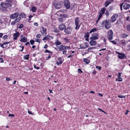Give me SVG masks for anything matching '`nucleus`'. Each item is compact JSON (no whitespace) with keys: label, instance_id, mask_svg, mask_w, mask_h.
Listing matches in <instances>:
<instances>
[{"label":"nucleus","instance_id":"nucleus-1","mask_svg":"<svg viewBox=\"0 0 130 130\" xmlns=\"http://www.w3.org/2000/svg\"><path fill=\"white\" fill-rule=\"evenodd\" d=\"M74 21L75 25V29L78 30L80 28L81 23L80 22L79 18L78 17H76L75 18Z\"/></svg>","mask_w":130,"mask_h":130},{"label":"nucleus","instance_id":"nucleus-2","mask_svg":"<svg viewBox=\"0 0 130 130\" xmlns=\"http://www.w3.org/2000/svg\"><path fill=\"white\" fill-rule=\"evenodd\" d=\"M109 21L107 20L103 21L101 25L103 26H105V28L107 29L109 28L111 26V25L109 24Z\"/></svg>","mask_w":130,"mask_h":130},{"label":"nucleus","instance_id":"nucleus-3","mask_svg":"<svg viewBox=\"0 0 130 130\" xmlns=\"http://www.w3.org/2000/svg\"><path fill=\"white\" fill-rule=\"evenodd\" d=\"M12 1L11 0H6L5 2L2 3H4V4L5 6V7L8 8L11 7Z\"/></svg>","mask_w":130,"mask_h":130},{"label":"nucleus","instance_id":"nucleus-4","mask_svg":"<svg viewBox=\"0 0 130 130\" xmlns=\"http://www.w3.org/2000/svg\"><path fill=\"white\" fill-rule=\"evenodd\" d=\"M72 28L70 26L66 28L64 30V32L67 34H69L71 33Z\"/></svg>","mask_w":130,"mask_h":130},{"label":"nucleus","instance_id":"nucleus-5","mask_svg":"<svg viewBox=\"0 0 130 130\" xmlns=\"http://www.w3.org/2000/svg\"><path fill=\"white\" fill-rule=\"evenodd\" d=\"M63 4V2L62 1H60L56 4H55V3H54L53 5L56 8L58 9L60 8Z\"/></svg>","mask_w":130,"mask_h":130},{"label":"nucleus","instance_id":"nucleus-6","mask_svg":"<svg viewBox=\"0 0 130 130\" xmlns=\"http://www.w3.org/2000/svg\"><path fill=\"white\" fill-rule=\"evenodd\" d=\"M113 34V32L111 29L108 32L107 36L109 40H111L112 39Z\"/></svg>","mask_w":130,"mask_h":130},{"label":"nucleus","instance_id":"nucleus-7","mask_svg":"<svg viewBox=\"0 0 130 130\" xmlns=\"http://www.w3.org/2000/svg\"><path fill=\"white\" fill-rule=\"evenodd\" d=\"M116 52L119 54L118 56V58L120 59L125 58L126 57V56L123 53H120L117 51H116Z\"/></svg>","mask_w":130,"mask_h":130},{"label":"nucleus","instance_id":"nucleus-8","mask_svg":"<svg viewBox=\"0 0 130 130\" xmlns=\"http://www.w3.org/2000/svg\"><path fill=\"white\" fill-rule=\"evenodd\" d=\"M64 5L67 9H68L70 8V4L69 0H65L64 2Z\"/></svg>","mask_w":130,"mask_h":130},{"label":"nucleus","instance_id":"nucleus-9","mask_svg":"<svg viewBox=\"0 0 130 130\" xmlns=\"http://www.w3.org/2000/svg\"><path fill=\"white\" fill-rule=\"evenodd\" d=\"M118 15L116 13L114 14L111 17L110 21L112 22H114L117 19V18L118 17Z\"/></svg>","mask_w":130,"mask_h":130},{"label":"nucleus","instance_id":"nucleus-10","mask_svg":"<svg viewBox=\"0 0 130 130\" xmlns=\"http://www.w3.org/2000/svg\"><path fill=\"white\" fill-rule=\"evenodd\" d=\"M19 13L18 12H15L13 14L10 15V18H11L13 19L18 18L17 17L19 16Z\"/></svg>","mask_w":130,"mask_h":130},{"label":"nucleus","instance_id":"nucleus-11","mask_svg":"<svg viewBox=\"0 0 130 130\" xmlns=\"http://www.w3.org/2000/svg\"><path fill=\"white\" fill-rule=\"evenodd\" d=\"M21 19V18L20 17H18L16 18L14 21H12L11 22V25H14L15 24L18 22Z\"/></svg>","mask_w":130,"mask_h":130},{"label":"nucleus","instance_id":"nucleus-12","mask_svg":"<svg viewBox=\"0 0 130 130\" xmlns=\"http://www.w3.org/2000/svg\"><path fill=\"white\" fill-rule=\"evenodd\" d=\"M98 37L99 35L97 34L96 33H95L92 37L90 38V39L91 40H94L98 39Z\"/></svg>","mask_w":130,"mask_h":130},{"label":"nucleus","instance_id":"nucleus-13","mask_svg":"<svg viewBox=\"0 0 130 130\" xmlns=\"http://www.w3.org/2000/svg\"><path fill=\"white\" fill-rule=\"evenodd\" d=\"M59 51H63L65 50L66 49V47L63 45H61L59 46H58Z\"/></svg>","mask_w":130,"mask_h":130},{"label":"nucleus","instance_id":"nucleus-14","mask_svg":"<svg viewBox=\"0 0 130 130\" xmlns=\"http://www.w3.org/2000/svg\"><path fill=\"white\" fill-rule=\"evenodd\" d=\"M3 4L4 3H2L1 4V7H0V9L4 11H6L7 7H5V6Z\"/></svg>","mask_w":130,"mask_h":130},{"label":"nucleus","instance_id":"nucleus-15","mask_svg":"<svg viewBox=\"0 0 130 130\" xmlns=\"http://www.w3.org/2000/svg\"><path fill=\"white\" fill-rule=\"evenodd\" d=\"M66 27L63 24H60L59 26V28L60 30H62L66 28Z\"/></svg>","mask_w":130,"mask_h":130},{"label":"nucleus","instance_id":"nucleus-16","mask_svg":"<svg viewBox=\"0 0 130 130\" xmlns=\"http://www.w3.org/2000/svg\"><path fill=\"white\" fill-rule=\"evenodd\" d=\"M130 5L128 4L125 3L123 5V8L125 10H127L129 8Z\"/></svg>","mask_w":130,"mask_h":130},{"label":"nucleus","instance_id":"nucleus-17","mask_svg":"<svg viewBox=\"0 0 130 130\" xmlns=\"http://www.w3.org/2000/svg\"><path fill=\"white\" fill-rule=\"evenodd\" d=\"M42 28L43 32L41 31V34L43 36H44L46 34V29L43 27H42Z\"/></svg>","mask_w":130,"mask_h":130},{"label":"nucleus","instance_id":"nucleus-18","mask_svg":"<svg viewBox=\"0 0 130 130\" xmlns=\"http://www.w3.org/2000/svg\"><path fill=\"white\" fill-rule=\"evenodd\" d=\"M97 44L96 41L91 40L89 42L91 46L95 45Z\"/></svg>","mask_w":130,"mask_h":130},{"label":"nucleus","instance_id":"nucleus-19","mask_svg":"<svg viewBox=\"0 0 130 130\" xmlns=\"http://www.w3.org/2000/svg\"><path fill=\"white\" fill-rule=\"evenodd\" d=\"M53 38V37L51 36L47 35L45 36V37H43V41H44L45 40H48L50 38L52 39Z\"/></svg>","mask_w":130,"mask_h":130},{"label":"nucleus","instance_id":"nucleus-20","mask_svg":"<svg viewBox=\"0 0 130 130\" xmlns=\"http://www.w3.org/2000/svg\"><path fill=\"white\" fill-rule=\"evenodd\" d=\"M87 43H85V44H82L80 45V47L82 49H85L88 47Z\"/></svg>","mask_w":130,"mask_h":130},{"label":"nucleus","instance_id":"nucleus-21","mask_svg":"<svg viewBox=\"0 0 130 130\" xmlns=\"http://www.w3.org/2000/svg\"><path fill=\"white\" fill-rule=\"evenodd\" d=\"M111 3V0H107L106 1L105 3V7H106L108 6L109 4Z\"/></svg>","mask_w":130,"mask_h":130},{"label":"nucleus","instance_id":"nucleus-22","mask_svg":"<svg viewBox=\"0 0 130 130\" xmlns=\"http://www.w3.org/2000/svg\"><path fill=\"white\" fill-rule=\"evenodd\" d=\"M55 43L56 45H60L61 44V42L59 41L58 39H57L55 40Z\"/></svg>","mask_w":130,"mask_h":130},{"label":"nucleus","instance_id":"nucleus-23","mask_svg":"<svg viewBox=\"0 0 130 130\" xmlns=\"http://www.w3.org/2000/svg\"><path fill=\"white\" fill-rule=\"evenodd\" d=\"M20 41L21 42H22L24 43H25L27 41V39L25 37H23V38H21L20 39Z\"/></svg>","mask_w":130,"mask_h":130},{"label":"nucleus","instance_id":"nucleus-24","mask_svg":"<svg viewBox=\"0 0 130 130\" xmlns=\"http://www.w3.org/2000/svg\"><path fill=\"white\" fill-rule=\"evenodd\" d=\"M128 35L125 33H123L121 35V37L122 38H125L128 36Z\"/></svg>","mask_w":130,"mask_h":130},{"label":"nucleus","instance_id":"nucleus-25","mask_svg":"<svg viewBox=\"0 0 130 130\" xmlns=\"http://www.w3.org/2000/svg\"><path fill=\"white\" fill-rule=\"evenodd\" d=\"M20 35V33L19 32L17 31L16 32V33L14 34L13 36L15 37H18Z\"/></svg>","mask_w":130,"mask_h":130},{"label":"nucleus","instance_id":"nucleus-26","mask_svg":"<svg viewBox=\"0 0 130 130\" xmlns=\"http://www.w3.org/2000/svg\"><path fill=\"white\" fill-rule=\"evenodd\" d=\"M83 61L85 62L87 64L89 63L90 62V60H88L86 58L84 59Z\"/></svg>","mask_w":130,"mask_h":130},{"label":"nucleus","instance_id":"nucleus-27","mask_svg":"<svg viewBox=\"0 0 130 130\" xmlns=\"http://www.w3.org/2000/svg\"><path fill=\"white\" fill-rule=\"evenodd\" d=\"M29 55L27 54L24 56L23 58L24 59L28 60L29 59Z\"/></svg>","mask_w":130,"mask_h":130},{"label":"nucleus","instance_id":"nucleus-28","mask_svg":"<svg viewBox=\"0 0 130 130\" xmlns=\"http://www.w3.org/2000/svg\"><path fill=\"white\" fill-rule=\"evenodd\" d=\"M121 43L122 44V45H124L126 43V41L124 40H122L121 41Z\"/></svg>","mask_w":130,"mask_h":130},{"label":"nucleus","instance_id":"nucleus-29","mask_svg":"<svg viewBox=\"0 0 130 130\" xmlns=\"http://www.w3.org/2000/svg\"><path fill=\"white\" fill-rule=\"evenodd\" d=\"M37 9V8L35 7H33L31 8V11L33 12H34L36 11Z\"/></svg>","mask_w":130,"mask_h":130},{"label":"nucleus","instance_id":"nucleus-30","mask_svg":"<svg viewBox=\"0 0 130 130\" xmlns=\"http://www.w3.org/2000/svg\"><path fill=\"white\" fill-rule=\"evenodd\" d=\"M19 17H20L21 18V17L22 18H24L25 16V14L23 13H20V14H19Z\"/></svg>","mask_w":130,"mask_h":130},{"label":"nucleus","instance_id":"nucleus-31","mask_svg":"<svg viewBox=\"0 0 130 130\" xmlns=\"http://www.w3.org/2000/svg\"><path fill=\"white\" fill-rule=\"evenodd\" d=\"M97 29L96 28L92 29L89 31V33H92V32L95 31H96Z\"/></svg>","mask_w":130,"mask_h":130},{"label":"nucleus","instance_id":"nucleus-32","mask_svg":"<svg viewBox=\"0 0 130 130\" xmlns=\"http://www.w3.org/2000/svg\"><path fill=\"white\" fill-rule=\"evenodd\" d=\"M126 29L128 31H130V24L126 26Z\"/></svg>","mask_w":130,"mask_h":130},{"label":"nucleus","instance_id":"nucleus-33","mask_svg":"<svg viewBox=\"0 0 130 130\" xmlns=\"http://www.w3.org/2000/svg\"><path fill=\"white\" fill-rule=\"evenodd\" d=\"M53 31L55 32L58 33L59 31L58 29L55 28H54Z\"/></svg>","mask_w":130,"mask_h":130},{"label":"nucleus","instance_id":"nucleus-34","mask_svg":"<svg viewBox=\"0 0 130 130\" xmlns=\"http://www.w3.org/2000/svg\"><path fill=\"white\" fill-rule=\"evenodd\" d=\"M120 24V20H117V22L115 24L119 26Z\"/></svg>","mask_w":130,"mask_h":130},{"label":"nucleus","instance_id":"nucleus-35","mask_svg":"<svg viewBox=\"0 0 130 130\" xmlns=\"http://www.w3.org/2000/svg\"><path fill=\"white\" fill-rule=\"evenodd\" d=\"M19 47L20 48H21V49H19V50L21 52H22L23 51V50L24 48V47L23 46H19Z\"/></svg>","mask_w":130,"mask_h":130},{"label":"nucleus","instance_id":"nucleus-36","mask_svg":"<svg viewBox=\"0 0 130 130\" xmlns=\"http://www.w3.org/2000/svg\"><path fill=\"white\" fill-rule=\"evenodd\" d=\"M89 32L86 33L85 35V37H86L88 39V38L89 37Z\"/></svg>","mask_w":130,"mask_h":130},{"label":"nucleus","instance_id":"nucleus-37","mask_svg":"<svg viewBox=\"0 0 130 130\" xmlns=\"http://www.w3.org/2000/svg\"><path fill=\"white\" fill-rule=\"evenodd\" d=\"M57 59L59 61L60 63H62L63 61H62V59L61 57H59Z\"/></svg>","mask_w":130,"mask_h":130},{"label":"nucleus","instance_id":"nucleus-38","mask_svg":"<svg viewBox=\"0 0 130 130\" xmlns=\"http://www.w3.org/2000/svg\"><path fill=\"white\" fill-rule=\"evenodd\" d=\"M113 9V8L112 6H110L108 8V9L109 11H111Z\"/></svg>","mask_w":130,"mask_h":130},{"label":"nucleus","instance_id":"nucleus-39","mask_svg":"<svg viewBox=\"0 0 130 130\" xmlns=\"http://www.w3.org/2000/svg\"><path fill=\"white\" fill-rule=\"evenodd\" d=\"M35 41L33 40H30V42L32 45L34 44Z\"/></svg>","mask_w":130,"mask_h":130},{"label":"nucleus","instance_id":"nucleus-40","mask_svg":"<svg viewBox=\"0 0 130 130\" xmlns=\"http://www.w3.org/2000/svg\"><path fill=\"white\" fill-rule=\"evenodd\" d=\"M0 46H1V47H2L3 48H5L7 47V46H4L3 43L1 44V43H0Z\"/></svg>","mask_w":130,"mask_h":130},{"label":"nucleus","instance_id":"nucleus-41","mask_svg":"<svg viewBox=\"0 0 130 130\" xmlns=\"http://www.w3.org/2000/svg\"><path fill=\"white\" fill-rule=\"evenodd\" d=\"M118 96L119 98H125V97L126 95H118Z\"/></svg>","mask_w":130,"mask_h":130},{"label":"nucleus","instance_id":"nucleus-42","mask_svg":"<svg viewBox=\"0 0 130 130\" xmlns=\"http://www.w3.org/2000/svg\"><path fill=\"white\" fill-rule=\"evenodd\" d=\"M105 10L106 8L105 7H104L101 9L100 11L104 13Z\"/></svg>","mask_w":130,"mask_h":130},{"label":"nucleus","instance_id":"nucleus-43","mask_svg":"<svg viewBox=\"0 0 130 130\" xmlns=\"http://www.w3.org/2000/svg\"><path fill=\"white\" fill-rule=\"evenodd\" d=\"M8 37V36L7 35H6L4 36L3 37V39L6 40L7 39Z\"/></svg>","mask_w":130,"mask_h":130},{"label":"nucleus","instance_id":"nucleus-44","mask_svg":"<svg viewBox=\"0 0 130 130\" xmlns=\"http://www.w3.org/2000/svg\"><path fill=\"white\" fill-rule=\"evenodd\" d=\"M10 43V42H4L3 43V45L4 46L9 44Z\"/></svg>","mask_w":130,"mask_h":130},{"label":"nucleus","instance_id":"nucleus-45","mask_svg":"<svg viewBox=\"0 0 130 130\" xmlns=\"http://www.w3.org/2000/svg\"><path fill=\"white\" fill-rule=\"evenodd\" d=\"M124 4L123 3H121L120 4V8L121 11H122V6Z\"/></svg>","mask_w":130,"mask_h":130},{"label":"nucleus","instance_id":"nucleus-46","mask_svg":"<svg viewBox=\"0 0 130 130\" xmlns=\"http://www.w3.org/2000/svg\"><path fill=\"white\" fill-rule=\"evenodd\" d=\"M45 53H52V52H51L50 51L48 50L45 51Z\"/></svg>","mask_w":130,"mask_h":130},{"label":"nucleus","instance_id":"nucleus-47","mask_svg":"<svg viewBox=\"0 0 130 130\" xmlns=\"http://www.w3.org/2000/svg\"><path fill=\"white\" fill-rule=\"evenodd\" d=\"M96 68L97 69L99 70H100L101 69V67L98 66H96Z\"/></svg>","mask_w":130,"mask_h":130},{"label":"nucleus","instance_id":"nucleus-48","mask_svg":"<svg viewBox=\"0 0 130 130\" xmlns=\"http://www.w3.org/2000/svg\"><path fill=\"white\" fill-rule=\"evenodd\" d=\"M58 20L60 22H62L63 21L62 19L61 18H59L58 19Z\"/></svg>","mask_w":130,"mask_h":130},{"label":"nucleus","instance_id":"nucleus-49","mask_svg":"<svg viewBox=\"0 0 130 130\" xmlns=\"http://www.w3.org/2000/svg\"><path fill=\"white\" fill-rule=\"evenodd\" d=\"M41 35L40 34H37L36 36V37L38 38H40L41 37Z\"/></svg>","mask_w":130,"mask_h":130},{"label":"nucleus","instance_id":"nucleus-50","mask_svg":"<svg viewBox=\"0 0 130 130\" xmlns=\"http://www.w3.org/2000/svg\"><path fill=\"white\" fill-rule=\"evenodd\" d=\"M112 43H113L114 44H116L117 43L115 41H110Z\"/></svg>","mask_w":130,"mask_h":130},{"label":"nucleus","instance_id":"nucleus-51","mask_svg":"<svg viewBox=\"0 0 130 130\" xmlns=\"http://www.w3.org/2000/svg\"><path fill=\"white\" fill-rule=\"evenodd\" d=\"M23 27V25L22 24H21L20 25L19 28H21Z\"/></svg>","mask_w":130,"mask_h":130},{"label":"nucleus","instance_id":"nucleus-52","mask_svg":"<svg viewBox=\"0 0 130 130\" xmlns=\"http://www.w3.org/2000/svg\"><path fill=\"white\" fill-rule=\"evenodd\" d=\"M78 72L79 73H83V71H82L80 69H78Z\"/></svg>","mask_w":130,"mask_h":130},{"label":"nucleus","instance_id":"nucleus-53","mask_svg":"<svg viewBox=\"0 0 130 130\" xmlns=\"http://www.w3.org/2000/svg\"><path fill=\"white\" fill-rule=\"evenodd\" d=\"M98 109L99 110L102 111V112H104L105 114L106 113L105 111H104V110H102V109H100L99 108H98Z\"/></svg>","mask_w":130,"mask_h":130},{"label":"nucleus","instance_id":"nucleus-54","mask_svg":"<svg viewBox=\"0 0 130 130\" xmlns=\"http://www.w3.org/2000/svg\"><path fill=\"white\" fill-rule=\"evenodd\" d=\"M105 14L106 15L108 16L109 15V13L108 11V10H106V12L105 13Z\"/></svg>","mask_w":130,"mask_h":130},{"label":"nucleus","instance_id":"nucleus-55","mask_svg":"<svg viewBox=\"0 0 130 130\" xmlns=\"http://www.w3.org/2000/svg\"><path fill=\"white\" fill-rule=\"evenodd\" d=\"M119 79L118 80V81L119 82H121L122 80V79L121 77H119L118 78Z\"/></svg>","mask_w":130,"mask_h":130},{"label":"nucleus","instance_id":"nucleus-56","mask_svg":"<svg viewBox=\"0 0 130 130\" xmlns=\"http://www.w3.org/2000/svg\"><path fill=\"white\" fill-rule=\"evenodd\" d=\"M8 116L9 117H13L14 116V115L13 114H9L8 115Z\"/></svg>","mask_w":130,"mask_h":130},{"label":"nucleus","instance_id":"nucleus-57","mask_svg":"<svg viewBox=\"0 0 130 130\" xmlns=\"http://www.w3.org/2000/svg\"><path fill=\"white\" fill-rule=\"evenodd\" d=\"M102 16V15L99 14V17L98 18V20L96 21V23L97 22L99 21V20L100 19V18H101Z\"/></svg>","mask_w":130,"mask_h":130},{"label":"nucleus","instance_id":"nucleus-58","mask_svg":"<svg viewBox=\"0 0 130 130\" xmlns=\"http://www.w3.org/2000/svg\"><path fill=\"white\" fill-rule=\"evenodd\" d=\"M66 52H66V50H64L63 51L62 53H63V54H66Z\"/></svg>","mask_w":130,"mask_h":130},{"label":"nucleus","instance_id":"nucleus-59","mask_svg":"<svg viewBox=\"0 0 130 130\" xmlns=\"http://www.w3.org/2000/svg\"><path fill=\"white\" fill-rule=\"evenodd\" d=\"M64 40L66 41L67 42H69V40L67 38H64Z\"/></svg>","mask_w":130,"mask_h":130},{"label":"nucleus","instance_id":"nucleus-60","mask_svg":"<svg viewBox=\"0 0 130 130\" xmlns=\"http://www.w3.org/2000/svg\"><path fill=\"white\" fill-rule=\"evenodd\" d=\"M104 13L102 12H101L100 11L99 12V14L102 16L104 14Z\"/></svg>","mask_w":130,"mask_h":130},{"label":"nucleus","instance_id":"nucleus-61","mask_svg":"<svg viewBox=\"0 0 130 130\" xmlns=\"http://www.w3.org/2000/svg\"><path fill=\"white\" fill-rule=\"evenodd\" d=\"M40 40L39 39H36V41L37 42H39V43H40Z\"/></svg>","mask_w":130,"mask_h":130},{"label":"nucleus","instance_id":"nucleus-62","mask_svg":"<svg viewBox=\"0 0 130 130\" xmlns=\"http://www.w3.org/2000/svg\"><path fill=\"white\" fill-rule=\"evenodd\" d=\"M56 63L58 65H59V64H61L62 63H60V62H58V61H57Z\"/></svg>","mask_w":130,"mask_h":130},{"label":"nucleus","instance_id":"nucleus-63","mask_svg":"<svg viewBox=\"0 0 130 130\" xmlns=\"http://www.w3.org/2000/svg\"><path fill=\"white\" fill-rule=\"evenodd\" d=\"M51 58V56L50 55H49L48 57L47 58L46 60H48L50 58Z\"/></svg>","mask_w":130,"mask_h":130},{"label":"nucleus","instance_id":"nucleus-64","mask_svg":"<svg viewBox=\"0 0 130 130\" xmlns=\"http://www.w3.org/2000/svg\"><path fill=\"white\" fill-rule=\"evenodd\" d=\"M121 73L119 72L118 73V78L119 77H120V76H121Z\"/></svg>","mask_w":130,"mask_h":130}]
</instances>
